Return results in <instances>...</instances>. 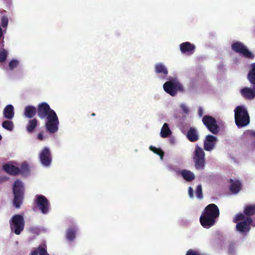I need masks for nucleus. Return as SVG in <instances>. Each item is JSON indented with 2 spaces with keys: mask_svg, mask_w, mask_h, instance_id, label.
Segmentation results:
<instances>
[{
  "mask_svg": "<svg viewBox=\"0 0 255 255\" xmlns=\"http://www.w3.org/2000/svg\"><path fill=\"white\" fill-rule=\"evenodd\" d=\"M220 211L218 206L215 204L207 205L203 211L200 217L201 225L206 229H209L216 223V219L219 217Z\"/></svg>",
  "mask_w": 255,
  "mask_h": 255,
  "instance_id": "obj_1",
  "label": "nucleus"
},
{
  "mask_svg": "<svg viewBox=\"0 0 255 255\" xmlns=\"http://www.w3.org/2000/svg\"><path fill=\"white\" fill-rule=\"evenodd\" d=\"M233 222L237 223L236 230L241 233H246L250 231V226L253 222L251 217H247L244 214L240 213L236 215L233 219Z\"/></svg>",
  "mask_w": 255,
  "mask_h": 255,
  "instance_id": "obj_2",
  "label": "nucleus"
},
{
  "mask_svg": "<svg viewBox=\"0 0 255 255\" xmlns=\"http://www.w3.org/2000/svg\"><path fill=\"white\" fill-rule=\"evenodd\" d=\"M235 123L238 127L243 128L250 123V116L243 106H237L234 110Z\"/></svg>",
  "mask_w": 255,
  "mask_h": 255,
  "instance_id": "obj_3",
  "label": "nucleus"
},
{
  "mask_svg": "<svg viewBox=\"0 0 255 255\" xmlns=\"http://www.w3.org/2000/svg\"><path fill=\"white\" fill-rule=\"evenodd\" d=\"M12 190L14 194L13 206L16 208H19L22 203L24 198V188L22 181L19 180H16Z\"/></svg>",
  "mask_w": 255,
  "mask_h": 255,
  "instance_id": "obj_4",
  "label": "nucleus"
},
{
  "mask_svg": "<svg viewBox=\"0 0 255 255\" xmlns=\"http://www.w3.org/2000/svg\"><path fill=\"white\" fill-rule=\"evenodd\" d=\"M164 91L171 96H175L178 92H183V86L177 79H172L163 85Z\"/></svg>",
  "mask_w": 255,
  "mask_h": 255,
  "instance_id": "obj_5",
  "label": "nucleus"
},
{
  "mask_svg": "<svg viewBox=\"0 0 255 255\" xmlns=\"http://www.w3.org/2000/svg\"><path fill=\"white\" fill-rule=\"evenodd\" d=\"M195 167L197 170H204L205 167V153L198 144L195 146L193 157Z\"/></svg>",
  "mask_w": 255,
  "mask_h": 255,
  "instance_id": "obj_6",
  "label": "nucleus"
},
{
  "mask_svg": "<svg viewBox=\"0 0 255 255\" xmlns=\"http://www.w3.org/2000/svg\"><path fill=\"white\" fill-rule=\"evenodd\" d=\"M47 122L45 123V128L47 131L50 133H54L58 131L59 124L58 118L54 111L46 117Z\"/></svg>",
  "mask_w": 255,
  "mask_h": 255,
  "instance_id": "obj_7",
  "label": "nucleus"
},
{
  "mask_svg": "<svg viewBox=\"0 0 255 255\" xmlns=\"http://www.w3.org/2000/svg\"><path fill=\"white\" fill-rule=\"evenodd\" d=\"M10 228L16 235H19L24 228V220L23 216L17 214L14 215L10 221Z\"/></svg>",
  "mask_w": 255,
  "mask_h": 255,
  "instance_id": "obj_8",
  "label": "nucleus"
},
{
  "mask_svg": "<svg viewBox=\"0 0 255 255\" xmlns=\"http://www.w3.org/2000/svg\"><path fill=\"white\" fill-rule=\"evenodd\" d=\"M231 47L234 51L242 55L246 58L253 59L255 57L254 54L241 42L238 41L233 43L231 45Z\"/></svg>",
  "mask_w": 255,
  "mask_h": 255,
  "instance_id": "obj_9",
  "label": "nucleus"
},
{
  "mask_svg": "<svg viewBox=\"0 0 255 255\" xmlns=\"http://www.w3.org/2000/svg\"><path fill=\"white\" fill-rule=\"evenodd\" d=\"M202 122L211 133L214 134H217L219 133L220 128L214 118L205 115L202 118Z\"/></svg>",
  "mask_w": 255,
  "mask_h": 255,
  "instance_id": "obj_10",
  "label": "nucleus"
},
{
  "mask_svg": "<svg viewBox=\"0 0 255 255\" xmlns=\"http://www.w3.org/2000/svg\"><path fill=\"white\" fill-rule=\"evenodd\" d=\"M35 203L36 207L43 214L49 212L50 204L48 199L42 195H37L35 196Z\"/></svg>",
  "mask_w": 255,
  "mask_h": 255,
  "instance_id": "obj_11",
  "label": "nucleus"
},
{
  "mask_svg": "<svg viewBox=\"0 0 255 255\" xmlns=\"http://www.w3.org/2000/svg\"><path fill=\"white\" fill-rule=\"evenodd\" d=\"M39 160L41 163L44 166H49L50 165L52 156L51 152L49 148L44 147L42 148L39 154Z\"/></svg>",
  "mask_w": 255,
  "mask_h": 255,
  "instance_id": "obj_12",
  "label": "nucleus"
},
{
  "mask_svg": "<svg viewBox=\"0 0 255 255\" xmlns=\"http://www.w3.org/2000/svg\"><path fill=\"white\" fill-rule=\"evenodd\" d=\"M54 111L50 108L49 105L46 102H42L39 104L37 108V116L41 119H44L51 113Z\"/></svg>",
  "mask_w": 255,
  "mask_h": 255,
  "instance_id": "obj_13",
  "label": "nucleus"
},
{
  "mask_svg": "<svg viewBox=\"0 0 255 255\" xmlns=\"http://www.w3.org/2000/svg\"><path fill=\"white\" fill-rule=\"evenodd\" d=\"M217 141V137L211 134L207 135L204 140V149L207 151L213 150L216 146Z\"/></svg>",
  "mask_w": 255,
  "mask_h": 255,
  "instance_id": "obj_14",
  "label": "nucleus"
},
{
  "mask_svg": "<svg viewBox=\"0 0 255 255\" xmlns=\"http://www.w3.org/2000/svg\"><path fill=\"white\" fill-rule=\"evenodd\" d=\"M179 47L182 53L188 55L193 54L196 48L195 45L189 42L182 43L180 44Z\"/></svg>",
  "mask_w": 255,
  "mask_h": 255,
  "instance_id": "obj_15",
  "label": "nucleus"
},
{
  "mask_svg": "<svg viewBox=\"0 0 255 255\" xmlns=\"http://www.w3.org/2000/svg\"><path fill=\"white\" fill-rule=\"evenodd\" d=\"M3 170L7 174L16 176L20 174V168L10 164H5L2 166Z\"/></svg>",
  "mask_w": 255,
  "mask_h": 255,
  "instance_id": "obj_16",
  "label": "nucleus"
},
{
  "mask_svg": "<svg viewBox=\"0 0 255 255\" xmlns=\"http://www.w3.org/2000/svg\"><path fill=\"white\" fill-rule=\"evenodd\" d=\"M186 137L191 142H194L197 141L199 137L196 128L193 127L190 128L187 132Z\"/></svg>",
  "mask_w": 255,
  "mask_h": 255,
  "instance_id": "obj_17",
  "label": "nucleus"
},
{
  "mask_svg": "<svg viewBox=\"0 0 255 255\" xmlns=\"http://www.w3.org/2000/svg\"><path fill=\"white\" fill-rule=\"evenodd\" d=\"M155 72L156 74H160L163 78H165L168 73L167 68L163 64L161 63L155 65Z\"/></svg>",
  "mask_w": 255,
  "mask_h": 255,
  "instance_id": "obj_18",
  "label": "nucleus"
},
{
  "mask_svg": "<svg viewBox=\"0 0 255 255\" xmlns=\"http://www.w3.org/2000/svg\"><path fill=\"white\" fill-rule=\"evenodd\" d=\"M37 113V109L33 106H27L24 108L23 115L25 117L31 119L33 118Z\"/></svg>",
  "mask_w": 255,
  "mask_h": 255,
  "instance_id": "obj_19",
  "label": "nucleus"
},
{
  "mask_svg": "<svg viewBox=\"0 0 255 255\" xmlns=\"http://www.w3.org/2000/svg\"><path fill=\"white\" fill-rule=\"evenodd\" d=\"M240 92L242 96L246 99L251 100L255 97L254 91L251 88L245 87L241 90Z\"/></svg>",
  "mask_w": 255,
  "mask_h": 255,
  "instance_id": "obj_20",
  "label": "nucleus"
},
{
  "mask_svg": "<svg viewBox=\"0 0 255 255\" xmlns=\"http://www.w3.org/2000/svg\"><path fill=\"white\" fill-rule=\"evenodd\" d=\"M3 116L8 120H11L14 115V108L11 105H7L3 109Z\"/></svg>",
  "mask_w": 255,
  "mask_h": 255,
  "instance_id": "obj_21",
  "label": "nucleus"
},
{
  "mask_svg": "<svg viewBox=\"0 0 255 255\" xmlns=\"http://www.w3.org/2000/svg\"><path fill=\"white\" fill-rule=\"evenodd\" d=\"M230 182L232 183L230 190L234 194L238 193L242 188V184L239 180L234 181L233 179H230Z\"/></svg>",
  "mask_w": 255,
  "mask_h": 255,
  "instance_id": "obj_22",
  "label": "nucleus"
},
{
  "mask_svg": "<svg viewBox=\"0 0 255 255\" xmlns=\"http://www.w3.org/2000/svg\"><path fill=\"white\" fill-rule=\"evenodd\" d=\"M183 178L187 182H190L194 180L195 176L194 174L187 169H183L180 172Z\"/></svg>",
  "mask_w": 255,
  "mask_h": 255,
  "instance_id": "obj_23",
  "label": "nucleus"
},
{
  "mask_svg": "<svg viewBox=\"0 0 255 255\" xmlns=\"http://www.w3.org/2000/svg\"><path fill=\"white\" fill-rule=\"evenodd\" d=\"M37 124L38 121L35 118L29 120L26 127L27 131L28 133H32L37 126Z\"/></svg>",
  "mask_w": 255,
  "mask_h": 255,
  "instance_id": "obj_24",
  "label": "nucleus"
},
{
  "mask_svg": "<svg viewBox=\"0 0 255 255\" xmlns=\"http://www.w3.org/2000/svg\"><path fill=\"white\" fill-rule=\"evenodd\" d=\"M77 230L75 227H69L66 231V239L69 241H73L76 234Z\"/></svg>",
  "mask_w": 255,
  "mask_h": 255,
  "instance_id": "obj_25",
  "label": "nucleus"
},
{
  "mask_svg": "<svg viewBox=\"0 0 255 255\" xmlns=\"http://www.w3.org/2000/svg\"><path fill=\"white\" fill-rule=\"evenodd\" d=\"M248 79L252 84L255 85V63L251 65V69L248 74Z\"/></svg>",
  "mask_w": 255,
  "mask_h": 255,
  "instance_id": "obj_26",
  "label": "nucleus"
},
{
  "mask_svg": "<svg viewBox=\"0 0 255 255\" xmlns=\"http://www.w3.org/2000/svg\"><path fill=\"white\" fill-rule=\"evenodd\" d=\"M171 134V131L169 128L167 123H164L161 128L160 131V136L162 137L165 138L168 137Z\"/></svg>",
  "mask_w": 255,
  "mask_h": 255,
  "instance_id": "obj_27",
  "label": "nucleus"
},
{
  "mask_svg": "<svg viewBox=\"0 0 255 255\" xmlns=\"http://www.w3.org/2000/svg\"><path fill=\"white\" fill-rule=\"evenodd\" d=\"M244 214L247 217L255 214V205H247L244 210Z\"/></svg>",
  "mask_w": 255,
  "mask_h": 255,
  "instance_id": "obj_28",
  "label": "nucleus"
},
{
  "mask_svg": "<svg viewBox=\"0 0 255 255\" xmlns=\"http://www.w3.org/2000/svg\"><path fill=\"white\" fill-rule=\"evenodd\" d=\"M20 170V174L22 175H27L30 172L29 165L25 162L22 163Z\"/></svg>",
  "mask_w": 255,
  "mask_h": 255,
  "instance_id": "obj_29",
  "label": "nucleus"
},
{
  "mask_svg": "<svg viewBox=\"0 0 255 255\" xmlns=\"http://www.w3.org/2000/svg\"><path fill=\"white\" fill-rule=\"evenodd\" d=\"M149 149L154 153L160 156L161 159H163L164 152L161 149L156 148V147L152 145H150L149 146Z\"/></svg>",
  "mask_w": 255,
  "mask_h": 255,
  "instance_id": "obj_30",
  "label": "nucleus"
},
{
  "mask_svg": "<svg viewBox=\"0 0 255 255\" xmlns=\"http://www.w3.org/2000/svg\"><path fill=\"white\" fill-rule=\"evenodd\" d=\"M2 127L9 131H11L13 128V124L12 122L9 120L5 121L2 122Z\"/></svg>",
  "mask_w": 255,
  "mask_h": 255,
  "instance_id": "obj_31",
  "label": "nucleus"
},
{
  "mask_svg": "<svg viewBox=\"0 0 255 255\" xmlns=\"http://www.w3.org/2000/svg\"><path fill=\"white\" fill-rule=\"evenodd\" d=\"M195 194L197 198H198V199H203V195L202 193V187L201 184H199L197 186L195 190Z\"/></svg>",
  "mask_w": 255,
  "mask_h": 255,
  "instance_id": "obj_32",
  "label": "nucleus"
},
{
  "mask_svg": "<svg viewBox=\"0 0 255 255\" xmlns=\"http://www.w3.org/2000/svg\"><path fill=\"white\" fill-rule=\"evenodd\" d=\"M7 56V51L3 49L0 51V62H3L5 61Z\"/></svg>",
  "mask_w": 255,
  "mask_h": 255,
  "instance_id": "obj_33",
  "label": "nucleus"
},
{
  "mask_svg": "<svg viewBox=\"0 0 255 255\" xmlns=\"http://www.w3.org/2000/svg\"><path fill=\"white\" fill-rule=\"evenodd\" d=\"M18 64V61L17 60H12L9 63V67L10 69L13 70L16 68Z\"/></svg>",
  "mask_w": 255,
  "mask_h": 255,
  "instance_id": "obj_34",
  "label": "nucleus"
},
{
  "mask_svg": "<svg viewBox=\"0 0 255 255\" xmlns=\"http://www.w3.org/2000/svg\"><path fill=\"white\" fill-rule=\"evenodd\" d=\"M8 19L7 16H2L1 18V24L3 27H5L7 26Z\"/></svg>",
  "mask_w": 255,
  "mask_h": 255,
  "instance_id": "obj_35",
  "label": "nucleus"
},
{
  "mask_svg": "<svg viewBox=\"0 0 255 255\" xmlns=\"http://www.w3.org/2000/svg\"><path fill=\"white\" fill-rule=\"evenodd\" d=\"M228 253L230 255H233L235 253V244L230 243L228 250Z\"/></svg>",
  "mask_w": 255,
  "mask_h": 255,
  "instance_id": "obj_36",
  "label": "nucleus"
},
{
  "mask_svg": "<svg viewBox=\"0 0 255 255\" xmlns=\"http://www.w3.org/2000/svg\"><path fill=\"white\" fill-rule=\"evenodd\" d=\"M37 249L39 255H49L45 248L39 247Z\"/></svg>",
  "mask_w": 255,
  "mask_h": 255,
  "instance_id": "obj_37",
  "label": "nucleus"
},
{
  "mask_svg": "<svg viewBox=\"0 0 255 255\" xmlns=\"http://www.w3.org/2000/svg\"><path fill=\"white\" fill-rule=\"evenodd\" d=\"M186 255H203L197 251H195V250L190 249L186 252Z\"/></svg>",
  "mask_w": 255,
  "mask_h": 255,
  "instance_id": "obj_38",
  "label": "nucleus"
},
{
  "mask_svg": "<svg viewBox=\"0 0 255 255\" xmlns=\"http://www.w3.org/2000/svg\"><path fill=\"white\" fill-rule=\"evenodd\" d=\"M188 194L190 198H193L194 197V191L191 187L188 188Z\"/></svg>",
  "mask_w": 255,
  "mask_h": 255,
  "instance_id": "obj_39",
  "label": "nucleus"
},
{
  "mask_svg": "<svg viewBox=\"0 0 255 255\" xmlns=\"http://www.w3.org/2000/svg\"><path fill=\"white\" fill-rule=\"evenodd\" d=\"M44 136L43 134V131L39 132L37 135V138L38 139L42 140L44 139Z\"/></svg>",
  "mask_w": 255,
  "mask_h": 255,
  "instance_id": "obj_40",
  "label": "nucleus"
},
{
  "mask_svg": "<svg viewBox=\"0 0 255 255\" xmlns=\"http://www.w3.org/2000/svg\"><path fill=\"white\" fill-rule=\"evenodd\" d=\"M8 179V177L6 176H0V181L2 182L4 181L7 180Z\"/></svg>",
  "mask_w": 255,
  "mask_h": 255,
  "instance_id": "obj_41",
  "label": "nucleus"
},
{
  "mask_svg": "<svg viewBox=\"0 0 255 255\" xmlns=\"http://www.w3.org/2000/svg\"><path fill=\"white\" fill-rule=\"evenodd\" d=\"M182 108L184 113H188L189 112V109L185 106H182Z\"/></svg>",
  "mask_w": 255,
  "mask_h": 255,
  "instance_id": "obj_42",
  "label": "nucleus"
},
{
  "mask_svg": "<svg viewBox=\"0 0 255 255\" xmlns=\"http://www.w3.org/2000/svg\"><path fill=\"white\" fill-rule=\"evenodd\" d=\"M198 115L200 117H202L203 115V111L201 108H200L198 110Z\"/></svg>",
  "mask_w": 255,
  "mask_h": 255,
  "instance_id": "obj_43",
  "label": "nucleus"
},
{
  "mask_svg": "<svg viewBox=\"0 0 255 255\" xmlns=\"http://www.w3.org/2000/svg\"><path fill=\"white\" fill-rule=\"evenodd\" d=\"M249 134L252 137H255V131H254V130L249 131Z\"/></svg>",
  "mask_w": 255,
  "mask_h": 255,
  "instance_id": "obj_44",
  "label": "nucleus"
},
{
  "mask_svg": "<svg viewBox=\"0 0 255 255\" xmlns=\"http://www.w3.org/2000/svg\"><path fill=\"white\" fill-rule=\"evenodd\" d=\"M38 254H39V253H38V250H34L31 252V255H38Z\"/></svg>",
  "mask_w": 255,
  "mask_h": 255,
  "instance_id": "obj_45",
  "label": "nucleus"
},
{
  "mask_svg": "<svg viewBox=\"0 0 255 255\" xmlns=\"http://www.w3.org/2000/svg\"><path fill=\"white\" fill-rule=\"evenodd\" d=\"M92 115V116H95L96 115H95V113H93V114H92V115Z\"/></svg>",
  "mask_w": 255,
  "mask_h": 255,
  "instance_id": "obj_46",
  "label": "nucleus"
},
{
  "mask_svg": "<svg viewBox=\"0 0 255 255\" xmlns=\"http://www.w3.org/2000/svg\"><path fill=\"white\" fill-rule=\"evenodd\" d=\"M2 139V136H1V135L0 134V140H1Z\"/></svg>",
  "mask_w": 255,
  "mask_h": 255,
  "instance_id": "obj_47",
  "label": "nucleus"
}]
</instances>
